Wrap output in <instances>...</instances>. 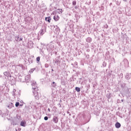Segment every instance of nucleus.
Instances as JSON below:
<instances>
[{"mask_svg": "<svg viewBox=\"0 0 131 131\" xmlns=\"http://www.w3.org/2000/svg\"><path fill=\"white\" fill-rule=\"evenodd\" d=\"M45 67H46V68H48V67H49V64H48V63L45 64Z\"/></svg>", "mask_w": 131, "mask_h": 131, "instance_id": "nucleus-24", "label": "nucleus"}, {"mask_svg": "<svg viewBox=\"0 0 131 131\" xmlns=\"http://www.w3.org/2000/svg\"><path fill=\"white\" fill-rule=\"evenodd\" d=\"M60 19V17H59L58 15H55L54 16V20H55V21H59V19Z\"/></svg>", "mask_w": 131, "mask_h": 131, "instance_id": "nucleus-8", "label": "nucleus"}, {"mask_svg": "<svg viewBox=\"0 0 131 131\" xmlns=\"http://www.w3.org/2000/svg\"><path fill=\"white\" fill-rule=\"evenodd\" d=\"M44 119L45 120H48V119H49V117H48V116H46L44 117Z\"/></svg>", "mask_w": 131, "mask_h": 131, "instance_id": "nucleus-25", "label": "nucleus"}, {"mask_svg": "<svg viewBox=\"0 0 131 131\" xmlns=\"http://www.w3.org/2000/svg\"><path fill=\"white\" fill-rule=\"evenodd\" d=\"M73 6H75L76 5V1H73V3H72Z\"/></svg>", "mask_w": 131, "mask_h": 131, "instance_id": "nucleus-22", "label": "nucleus"}, {"mask_svg": "<svg viewBox=\"0 0 131 131\" xmlns=\"http://www.w3.org/2000/svg\"><path fill=\"white\" fill-rule=\"evenodd\" d=\"M15 39L16 41H19V37L16 36L15 37Z\"/></svg>", "mask_w": 131, "mask_h": 131, "instance_id": "nucleus-21", "label": "nucleus"}, {"mask_svg": "<svg viewBox=\"0 0 131 131\" xmlns=\"http://www.w3.org/2000/svg\"><path fill=\"white\" fill-rule=\"evenodd\" d=\"M53 120L54 123H58V121H59V118H58V117L54 116L53 118Z\"/></svg>", "mask_w": 131, "mask_h": 131, "instance_id": "nucleus-4", "label": "nucleus"}, {"mask_svg": "<svg viewBox=\"0 0 131 131\" xmlns=\"http://www.w3.org/2000/svg\"><path fill=\"white\" fill-rule=\"evenodd\" d=\"M123 2H127V0H123Z\"/></svg>", "mask_w": 131, "mask_h": 131, "instance_id": "nucleus-34", "label": "nucleus"}, {"mask_svg": "<svg viewBox=\"0 0 131 131\" xmlns=\"http://www.w3.org/2000/svg\"><path fill=\"white\" fill-rule=\"evenodd\" d=\"M23 40V38H18V41H21Z\"/></svg>", "mask_w": 131, "mask_h": 131, "instance_id": "nucleus-27", "label": "nucleus"}, {"mask_svg": "<svg viewBox=\"0 0 131 131\" xmlns=\"http://www.w3.org/2000/svg\"><path fill=\"white\" fill-rule=\"evenodd\" d=\"M37 63H38L40 61V57L38 56L36 58Z\"/></svg>", "mask_w": 131, "mask_h": 131, "instance_id": "nucleus-18", "label": "nucleus"}, {"mask_svg": "<svg viewBox=\"0 0 131 131\" xmlns=\"http://www.w3.org/2000/svg\"><path fill=\"white\" fill-rule=\"evenodd\" d=\"M121 102H123V99H122V100H121Z\"/></svg>", "mask_w": 131, "mask_h": 131, "instance_id": "nucleus-36", "label": "nucleus"}, {"mask_svg": "<svg viewBox=\"0 0 131 131\" xmlns=\"http://www.w3.org/2000/svg\"><path fill=\"white\" fill-rule=\"evenodd\" d=\"M131 89H128V94H130Z\"/></svg>", "mask_w": 131, "mask_h": 131, "instance_id": "nucleus-26", "label": "nucleus"}, {"mask_svg": "<svg viewBox=\"0 0 131 131\" xmlns=\"http://www.w3.org/2000/svg\"><path fill=\"white\" fill-rule=\"evenodd\" d=\"M36 70V68H33V69H31L30 71H29V72L31 73H33V72L34 71V70Z\"/></svg>", "mask_w": 131, "mask_h": 131, "instance_id": "nucleus-16", "label": "nucleus"}, {"mask_svg": "<svg viewBox=\"0 0 131 131\" xmlns=\"http://www.w3.org/2000/svg\"><path fill=\"white\" fill-rule=\"evenodd\" d=\"M52 71H54V70H53V69H52Z\"/></svg>", "mask_w": 131, "mask_h": 131, "instance_id": "nucleus-38", "label": "nucleus"}, {"mask_svg": "<svg viewBox=\"0 0 131 131\" xmlns=\"http://www.w3.org/2000/svg\"><path fill=\"white\" fill-rule=\"evenodd\" d=\"M13 107H14V104L13 103H10L8 105V108H9V109H11V108H13Z\"/></svg>", "mask_w": 131, "mask_h": 131, "instance_id": "nucleus-9", "label": "nucleus"}, {"mask_svg": "<svg viewBox=\"0 0 131 131\" xmlns=\"http://www.w3.org/2000/svg\"><path fill=\"white\" fill-rule=\"evenodd\" d=\"M116 4H117L118 6H119V5H120V3H119L118 2H116Z\"/></svg>", "mask_w": 131, "mask_h": 131, "instance_id": "nucleus-30", "label": "nucleus"}, {"mask_svg": "<svg viewBox=\"0 0 131 131\" xmlns=\"http://www.w3.org/2000/svg\"><path fill=\"white\" fill-rule=\"evenodd\" d=\"M27 124L26 121H21L20 122V126H23L24 127H25V126H26Z\"/></svg>", "mask_w": 131, "mask_h": 131, "instance_id": "nucleus-6", "label": "nucleus"}, {"mask_svg": "<svg viewBox=\"0 0 131 131\" xmlns=\"http://www.w3.org/2000/svg\"><path fill=\"white\" fill-rule=\"evenodd\" d=\"M45 20L49 22V23H51V17L49 16L48 17H46Z\"/></svg>", "mask_w": 131, "mask_h": 131, "instance_id": "nucleus-12", "label": "nucleus"}, {"mask_svg": "<svg viewBox=\"0 0 131 131\" xmlns=\"http://www.w3.org/2000/svg\"><path fill=\"white\" fill-rule=\"evenodd\" d=\"M123 63H124V66L125 67H128V60H127V59H124L123 61Z\"/></svg>", "mask_w": 131, "mask_h": 131, "instance_id": "nucleus-3", "label": "nucleus"}, {"mask_svg": "<svg viewBox=\"0 0 131 131\" xmlns=\"http://www.w3.org/2000/svg\"><path fill=\"white\" fill-rule=\"evenodd\" d=\"M106 65H107V63H106V62L104 61L102 63L103 67H106Z\"/></svg>", "mask_w": 131, "mask_h": 131, "instance_id": "nucleus-20", "label": "nucleus"}, {"mask_svg": "<svg viewBox=\"0 0 131 131\" xmlns=\"http://www.w3.org/2000/svg\"><path fill=\"white\" fill-rule=\"evenodd\" d=\"M86 41L87 42H91L92 41V38L89 37L86 39Z\"/></svg>", "mask_w": 131, "mask_h": 131, "instance_id": "nucleus-14", "label": "nucleus"}, {"mask_svg": "<svg viewBox=\"0 0 131 131\" xmlns=\"http://www.w3.org/2000/svg\"><path fill=\"white\" fill-rule=\"evenodd\" d=\"M30 78H31V76L30 75H28L25 77L26 81L27 82H29L30 81Z\"/></svg>", "mask_w": 131, "mask_h": 131, "instance_id": "nucleus-5", "label": "nucleus"}, {"mask_svg": "<svg viewBox=\"0 0 131 131\" xmlns=\"http://www.w3.org/2000/svg\"><path fill=\"white\" fill-rule=\"evenodd\" d=\"M120 75H122V73H121V74H120Z\"/></svg>", "mask_w": 131, "mask_h": 131, "instance_id": "nucleus-37", "label": "nucleus"}, {"mask_svg": "<svg viewBox=\"0 0 131 131\" xmlns=\"http://www.w3.org/2000/svg\"><path fill=\"white\" fill-rule=\"evenodd\" d=\"M130 77H131V73L130 74H127L126 76H125V78H126V79H127V80H128V79H130Z\"/></svg>", "mask_w": 131, "mask_h": 131, "instance_id": "nucleus-10", "label": "nucleus"}, {"mask_svg": "<svg viewBox=\"0 0 131 131\" xmlns=\"http://www.w3.org/2000/svg\"><path fill=\"white\" fill-rule=\"evenodd\" d=\"M75 9H76V6L75 7Z\"/></svg>", "mask_w": 131, "mask_h": 131, "instance_id": "nucleus-39", "label": "nucleus"}, {"mask_svg": "<svg viewBox=\"0 0 131 131\" xmlns=\"http://www.w3.org/2000/svg\"><path fill=\"white\" fill-rule=\"evenodd\" d=\"M75 90H76V92H77L78 93H79V92H80V88H79L78 87H76Z\"/></svg>", "mask_w": 131, "mask_h": 131, "instance_id": "nucleus-17", "label": "nucleus"}, {"mask_svg": "<svg viewBox=\"0 0 131 131\" xmlns=\"http://www.w3.org/2000/svg\"><path fill=\"white\" fill-rule=\"evenodd\" d=\"M33 89L34 91H33V93L35 96V98L36 100H39V94H38V92L37 91H38V89L36 88H33Z\"/></svg>", "mask_w": 131, "mask_h": 131, "instance_id": "nucleus-1", "label": "nucleus"}, {"mask_svg": "<svg viewBox=\"0 0 131 131\" xmlns=\"http://www.w3.org/2000/svg\"><path fill=\"white\" fill-rule=\"evenodd\" d=\"M86 58H87V59H89L90 58V55H86Z\"/></svg>", "mask_w": 131, "mask_h": 131, "instance_id": "nucleus-29", "label": "nucleus"}, {"mask_svg": "<svg viewBox=\"0 0 131 131\" xmlns=\"http://www.w3.org/2000/svg\"><path fill=\"white\" fill-rule=\"evenodd\" d=\"M19 105H20V103H19V102H16V103H15V106H16V107H18V106H19Z\"/></svg>", "mask_w": 131, "mask_h": 131, "instance_id": "nucleus-23", "label": "nucleus"}, {"mask_svg": "<svg viewBox=\"0 0 131 131\" xmlns=\"http://www.w3.org/2000/svg\"><path fill=\"white\" fill-rule=\"evenodd\" d=\"M60 107H61V105H60Z\"/></svg>", "mask_w": 131, "mask_h": 131, "instance_id": "nucleus-40", "label": "nucleus"}, {"mask_svg": "<svg viewBox=\"0 0 131 131\" xmlns=\"http://www.w3.org/2000/svg\"><path fill=\"white\" fill-rule=\"evenodd\" d=\"M77 62H74V65H76V66H77Z\"/></svg>", "mask_w": 131, "mask_h": 131, "instance_id": "nucleus-31", "label": "nucleus"}, {"mask_svg": "<svg viewBox=\"0 0 131 131\" xmlns=\"http://www.w3.org/2000/svg\"><path fill=\"white\" fill-rule=\"evenodd\" d=\"M16 120H17V121H20L22 120V118L20 117V116L16 115Z\"/></svg>", "mask_w": 131, "mask_h": 131, "instance_id": "nucleus-11", "label": "nucleus"}, {"mask_svg": "<svg viewBox=\"0 0 131 131\" xmlns=\"http://www.w3.org/2000/svg\"><path fill=\"white\" fill-rule=\"evenodd\" d=\"M48 111H49V112H51V110L50 108H48Z\"/></svg>", "mask_w": 131, "mask_h": 131, "instance_id": "nucleus-32", "label": "nucleus"}, {"mask_svg": "<svg viewBox=\"0 0 131 131\" xmlns=\"http://www.w3.org/2000/svg\"><path fill=\"white\" fill-rule=\"evenodd\" d=\"M32 89H33V88H36V82H33L32 83Z\"/></svg>", "mask_w": 131, "mask_h": 131, "instance_id": "nucleus-15", "label": "nucleus"}, {"mask_svg": "<svg viewBox=\"0 0 131 131\" xmlns=\"http://www.w3.org/2000/svg\"><path fill=\"white\" fill-rule=\"evenodd\" d=\"M15 92H16V90L14 89L13 91V93H14L13 95L14 96H15Z\"/></svg>", "mask_w": 131, "mask_h": 131, "instance_id": "nucleus-28", "label": "nucleus"}, {"mask_svg": "<svg viewBox=\"0 0 131 131\" xmlns=\"http://www.w3.org/2000/svg\"><path fill=\"white\" fill-rule=\"evenodd\" d=\"M4 74L5 76H7V77H9V76H10V73L9 72H4Z\"/></svg>", "mask_w": 131, "mask_h": 131, "instance_id": "nucleus-13", "label": "nucleus"}, {"mask_svg": "<svg viewBox=\"0 0 131 131\" xmlns=\"http://www.w3.org/2000/svg\"><path fill=\"white\" fill-rule=\"evenodd\" d=\"M121 126V124H120L119 122H117L116 124H115V127L116 128H120V127Z\"/></svg>", "mask_w": 131, "mask_h": 131, "instance_id": "nucleus-7", "label": "nucleus"}, {"mask_svg": "<svg viewBox=\"0 0 131 131\" xmlns=\"http://www.w3.org/2000/svg\"><path fill=\"white\" fill-rule=\"evenodd\" d=\"M60 12L62 11V9H58Z\"/></svg>", "mask_w": 131, "mask_h": 131, "instance_id": "nucleus-33", "label": "nucleus"}, {"mask_svg": "<svg viewBox=\"0 0 131 131\" xmlns=\"http://www.w3.org/2000/svg\"><path fill=\"white\" fill-rule=\"evenodd\" d=\"M87 52H90V50L88 49L87 50Z\"/></svg>", "mask_w": 131, "mask_h": 131, "instance_id": "nucleus-35", "label": "nucleus"}, {"mask_svg": "<svg viewBox=\"0 0 131 131\" xmlns=\"http://www.w3.org/2000/svg\"><path fill=\"white\" fill-rule=\"evenodd\" d=\"M52 85V86H53V88H55V86H57V84H56V83L55 82H53Z\"/></svg>", "mask_w": 131, "mask_h": 131, "instance_id": "nucleus-19", "label": "nucleus"}, {"mask_svg": "<svg viewBox=\"0 0 131 131\" xmlns=\"http://www.w3.org/2000/svg\"><path fill=\"white\" fill-rule=\"evenodd\" d=\"M46 31H47V29L46 28H42L39 32L40 35H43L46 33Z\"/></svg>", "mask_w": 131, "mask_h": 131, "instance_id": "nucleus-2", "label": "nucleus"}]
</instances>
